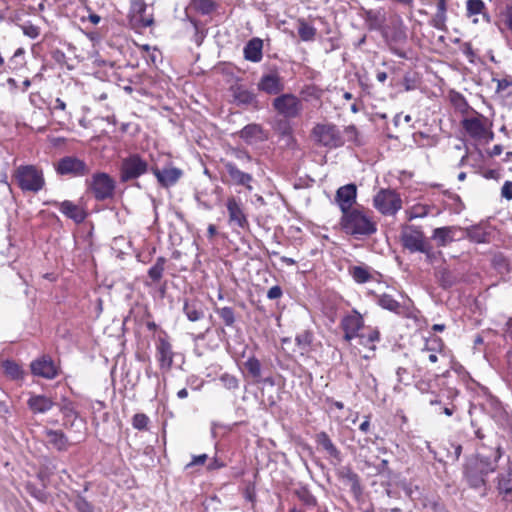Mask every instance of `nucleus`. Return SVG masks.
Wrapping results in <instances>:
<instances>
[{
  "label": "nucleus",
  "mask_w": 512,
  "mask_h": 512,
  "mask_svg": "<svg viewBox=\"0 0 512 512\" xmlns=\"http://www.w3.org/2000/svg\"><path fill=\"white\" fill-rule=\"evenodd\" d=\"M165 263L164 257H158L155 264L148 270V275L154 282H158L162 278Z\"/></svg>",
  "instance_id": "79ce46f5"
},
{
  "label": "nucleus",
  "mask_w": 512,
  "mask_h": 512,
  "mask_svg": "<svg viewBox=\"0 0 512 512\" xmlns=\"http://www.w3.org/2000/svg\"><path fill=\"white\" fill-rule=\"evenodd\" d=\"M274 110L287 119L298 117L302 112L301 100L291 93L282 94L273 100Z\"/></svg>",
  "instance_id": "6e6552de"
},
{
  "label": "nucleus",
  "mask_w": 512,
  "mask_h": 512,
  "mask_svg": "<svg viewBox=\"0 0 512 512\" xmlns=\"http://www.w3.org/2000/svg\"><path fill=\"white\" fill-rule=\"evenodd\" d=\"M511 86V82L507 79H499L497 80V91L500 92V91H504L506 90L508 87Z\"/></svg>",
  "instance_id": "bf43d9fd"
},
{
  "label": "nucleus",
  "mask_w": 512,
  "mask_h": 512,
  "mask_svg": "<svg viewBox=\"0 0 512 512\" xmlns=\"http://www.w3.org/2000/svg\"><path fill=\"white\" fill-rule=\"evenodd\" d=\"M244 367L247 370L249 376H251L256 382L262 381V365L255 356L249 357L245 361Z\"/></svg>",
  "instance_id": "f704fd0d"
},
{
  "label": "nucleus",
  "mask_w": 512,
  "mask_h": 512,
  "mask_svg": "<svg viewBox=\"0 0 512 512\" xmlns=\"http://www.w3.org/2000/svg\"><path fill=\"white\" fill-rule=\"evenodd\" d=\"M461 229L456 226H444L435 228L431 239L436 242L438 247H446L456 240L457 232Z\"/></svg>",
  "instance_id": "4be33fe9"
},
{
  "label": "nucleus",
  "mask_w": 512,
  "mask_h": 512,
  "mask_svg": "<svg viewBox=\"0 0 512 512\" xmlns=\"http://www.w3.org/2000/svg\"><path fill=\"white\" fill-rule=\"evenodd\" d=\"M156 357L161 369L169 370L172 367L174 352L167 338H158L156 342Z\"/></svg>",
  "instance_id": "f3484780"
},
{
  "label": "nucleus",
  "mask_w": 512,
  "mask_h": 512,
  "mask_svg": "<svg viewBox=\"0 0 512 512\" xmlns=\"http://www.w3.org/2000/svg\"><path fill=\"white\" fill-rule=\"evenodd\" d=\"M422 352H430L428 355V359L432 363H436L438 361L437 353L433 351V349L429 348L427 345L422 349Z\"/></svg>",
  "instance_id": "680f3d73"
},
{
  "label": "nucleus",
  "mask_w": 512,
  "mask_h": 512,
  "mask_svg": "<svg viewBox=\"0 0 512 512\" xmlns=\"http://www.w3.org/2000/svg\"><path fill=\"white\" fill-rule=\"evenodd\" d=\"M425 250L424 252H421L426 256L427 259L431 260L434 257L433 247L429 243V241L425 244Z\"/></svg>",
  "instance_id": "e2e57ef3"
},
{
  "label": "nucleus",
  "mask_w": 512,
  "mask_h": 512,
  "mask_svg": "<svg viewBox=\"0 0 512 512\" xmlns=\"http://www.w3.org/2000/svg\"><path fill=\"white\" fill-rule=\"evenodd\" d=\"M342 134L345 138V142L349 141L356 145L360 144V140L358 138V130L354 125H349L345 127L344 132Z\"/></svg>",
  "instance_id": "de8ad7c7"
},
{
  "label": "nucleus",
  "mask_w": 512,
  "mask_h": 512,
  "mask_svg": "<svg viewBox=\"0 0 512 512\" xmlns=\"http://www.w3.org/2000/svg\"><path fill=\"white\" fill-rule=\"evenodd\" d=\"M4 373L13 380L23 378V370L19 364L11 360H5L2 363Z\"/></svg>",
  "instance_id": "4c0bfd02"
},
{
  "label": "nucleus",
  "mask_w": 512,
  "mask_h": 512,
  "mask_svg": "<svg viewBox=\"0 0 512 512\" xmlns=\"http://www.w3.org/2000/svg\"><path fill=\"white\" fill-rule=\"evenodd\" d=\"M191 5L203 15H208L216 9L214 0H191Z\"/></svg>",
  "instance_id": "ea45409f"
},
{
  "label": "nucleus",
  "mask_w": 512,
  "mask_h": 512,
  "mask_svg": "<svg viewBox=\"0 0 512 512\" xmlns=\"http://www.w3.org/2000/svg\"><path fill=\"white\" fill-rule=\"evenodd\" d=\"M44 434L48 443L58 451H66L68 449V438L61 430L46 429Z\"/></svg>",
  "instance_id": "bb28decb"
},
{
  "label": "nucleus",
  "mask_w": 512,
  "mask_h": 512,
  "mask_svg": "<svg viewBox=\"0 0 512 512\" xmlns=\"http://www.w3.org/2000/svg\"><path fill=\"white\" fill-rule=\"evenodd\" d=\"M183 312L191 322H196L204 318V305L197 299L185 300Z\"/></svg>",
  "instance_id": "393cba45"
},
{
  "label": "nucleus",
  "mask_w": 512,
  "mask_h": 512,
  "mask_svg": "<svg viewBox=\"0 0 512 512\" xmlns=\"http://www.w3.org/2000/svg\"><path fill=\"white\" fill-rule=\"evenodd\" d=\"M87 183L95 199L99 201L109 199L114 195L115 181L107 173H95Z\"/></svg>",
  "instance_id": "1a4fd4ad"
},
{
  "label": "nucleus",
  "mask_w": 512,
  "mask_h": 512,
  "mask_svg": "<svg viewBox=\"0 0 512 512\" xmlns=\"http://www.w3.org/2000/svg\"><path fill=\"white\" fill-rule=\"evenodd\" d=\"M369 428H370V417L366 416L365 420L360 424L359 429L362 432L367 433L369 431Z\"/></svg>",
  "instance_id": "0e129e2a"
},
{
  "label": "nucleus",
  "mask_w": 512,
  "mask_h": 512,
  "mask_svg": "<svg viewBox=\"0 0 512 512\" xmlns=\"http://www.w3.org/2000/svg\"><path fill=\"white\" fill-rule=\"evenodd\" d=\"M234 102L239 106H252L258 108L256 95L243 85H234L231 87Z\"/></svg>",
  "instance_id": "a211bd4d"
},
{
  "label": "nucleus",
  "mask_w": 512,
  "mask_h": 512,
  "mask_svg": "<svg viewBox=\"0 0 512 512\" xmlns=\"http://www.w3.org/2000/svg\"><path fill=\"white\" fill-rule=\"evenodd\" d=\"M501 456L502 451L498 447L493 459L479 454L468 459L463 471L468 486L472 489H480L483 491L482 494L486 495L487 477L496 471Z\"/></svg>",
  "instance_id": "f257e3e1"
},
{
  "label": "nucleus",
  "mask_w": 512,
  "mask_h": 512,
  "mask_svg": "<svg viewBox=\"0 0 512 512\" xmlns=\"http://www.w3.org/2000/svg\"><path fill=\"white\" fill-rule=\"evenodd\" d=\"M436 5V12L429 21L433 28L446 32L447 31V11L449 0H433Z\"/></svg>",
  "instance_id": "412c9836"
},
{
  "label": "nucleus",
  "mask_w": 512,
  "mask_h": 512,
  "mask_svg": "<svg viewBox=\"0 0 512 512\" xmlns=\"http://www.w3.org/2000/svg\"><path fill=\"white\" fill-rule=\"evenodd\" d=\"M15 178L23 191L38 192L45 185L42 171L33 165L19 166L15 171Z\"/></svg>",
  "instance_id": "20e7f679"
},
{
  "label": "nucleus",
  "mask_w": 512,
  "mask_h": 512,
  "mask_svg": "<svg viewBox=\"0 0 512 512\" xmlns=\"http://www.w3.org/2000/svg\"><path fill=\"white\" fill-rule=\"evenodd\" d=\"M73 504L78 512H94L93 505L81 495L76 496Z\"/></svg>",
  "instance_id": "a18cd8bd"
},
{
  "label": "nucleus",
  "mask_w": 512,
  "mask_h": 512,
  "mask_svg": "<svg viewBox=\"0 0 512 512\" xmlns=\"http://www.w3.org/2000/svg\"><path fill=\"white\" fill-rule=\"evenodd\" d=\"M315 142L327 149H337L345 144V138L340 129L332 123H318L312 129Z\"/></svg>",
  "instance_id": "7ed1b4c3"
},
{
  "label": "nucleus",
  "mask_w": 512,
  "mask_h": 512,
  "mask_svg": "<svg viewBox=\"0 0 512 512\" xmlns=\"http://www.w3.org/2000/svg\"><path fill=\"white\" fill-rule=\"evenodd\" d=\"M461 125L465 132L473 139H483L488 131V119L482 114L475 117L464 118Z\"/></svg>",
  "instance_id": "f8f14e48"
},
{
  "label": "nucleus",
  "mask_w": 512,
  "mask_h": 512,
  "mask_svg": "<svg viewBox=\"0 0 512 512\" xmlns=\"http://www.w3.org/2000/svg\"><path fill=\"white\" fill-rule=\"evenodd\" d=\"M27 405L33 413L37 414L48 412L53 407L54 402L45 395L32 394L27 401Z\"/></svg>",
  "instance_id": "a878e982"
},
{
  "label": "nucleus",
  "mask_w": 512,
  "mask_h": 512,
  "mask_svg": "<svg viewBox=\"0 0 512 512\" xmlns=\"http://www.w3.org/2000/svg\"><path fill=\"white\" fill-rule=\"evenodd\" d=\"M339 477L350 485L354 494L361 492L359 476L350 467H342L339 471Z\"/></svg>",
  "instance_id": "473e14b6"
},
{
  "label": "nucleus",
  "mask_w": 512,
  "mask_h": 512,
  "mask_svg": "<svg viewBox=\"0 0 512 512\" xmlns=\"http://www.w3.org/2000/svg\"><path fill=\"white\" fill-rule=\"evenodd\" d=\"M299 497L307 505H316V498L307 490H303Z\"/></svg>",
  "instance_id": "4d7b16f0"
},
{
  "label": "nucleus",
  "mask_w": 512,
  "mask_h": 512,
  "mask_svg": "<svg viewBox=\"0 0 512 512\" xmlns=\"http://www.w3.org/2000/svg\"><path fill=\"white\" fill-rule=\"evenodd\" d=\"M501 196L506 200H512V181L504 182L501 188Z\"/></svg>",
  "instance_id": "5fc2aeb1"
},
{
  "label": "nucleus",
  "mask_w": 512,
  "mask_h": 512,
  "mask_svg": "<svg viewBox=\"0 0 512 512\" xmlns=\"http://www.w3.org/2000/svg\"><path fill=\"white\" fill-rule=\"evenodd\" d=\"M215 312L219 315V317L222 319L224 324L228 327H231L234 325L236 318L233 308L231 307H222V308H216Z\"/></svg>",
  "instance_id": "c03bdc74"
},
{
  "label": "nucleus",
  "mask_w": 512,
  "mask_h": 512,
  "mask_svg": "<svg viewBox=\"0 0 512 512\" xmlns=\"http://www.w3.org/2000/svg\"><path fill=\"white\" fill-rule=\"evenodd\" d=\"M88 19L91 23L93 24H98L101 20V17L95 13H90L89 16H88Z\"/></svg>",
  "instance_id": "774afa93"
},
{
  "label": "nucleus",
  "mask_w": 512,
  "mask_h": 512,
  "mask_svg": "<svg viewBox=\"0 0 512 512\" xmlns=\"http://www.w3.org/2000/svg\"><path fill=\"white\" fill-rule=\"evenodd\" d=\"M448 276H449V273L448 272H443L442 274V278H441V282H442V286L443 287H450L452 286L453 282L448 279Z\"/></svg>",
  "instance_id": "69168bd1"
},
{
  "label": "nucleus",
  "mask_w": 512,
  "mask_h": 512,
  "mask_svg": "<svg viewBox=\"0 0 512 512\" xmlns=\"http://www.w3.org/2000/svg\"><path fill=\"white\" fill-rule=\"evenodd\" d=\"M26 489H27V492L33 498H35L36 500H38L42 503H46L50 498L49 493L46 491V489L44 487L39 488V487H36L33 484L29 483V484H27Z\"/></svg>",
  "instance_id": "37998d69"
},
{
  "label": "nucleus",
  "mask_w": 512,
  "mask_h": 512,
  "mask_svg": "<svg viewBox=\"0 0 512 512\" xmlns=\"http://www.w3.org/2000/svg\"><path fill=\"white\" fill-rule=\"evenodd\" d=\"M151 172L156 177L158 183L164 188L174 186L183 175L181 169L173 166L164 167L163 169L152 166Z\"/></svg>",
  "instance_id": "2eb2a0df"
},
{
  "label": "nucleus",
  "mask_w": 512,
  "mask_h": 512,
  "mask_svg": "<svg viewBox=\"0 0 512 512\" xmlns=\"http://www.w3.org/2000/svg\"><path fill=\"white\" fill-rule=\"evenodd\" d=\"M34 376L45 379H54L58 375V369L49 356H42L33 360L30 364Z\"/></svg>",
  "instance_id": "4468645a"
},
{
  "label": "nucleus",
  "mask_w": 512,
  "mask_h": 512,
  "mask_svg": "<svg viewBox=\"0 0 512 512\" xmlns=\"http://www.w3.org/2000/svg\"><path fill=\"white\" fill-rule=\"evenodd\" d=\"M359 344L369 348L371 351H375V343L380 340V332L377 328H369L367 331L360 332L357 336Z\"/></svg>",
  "instance_id": "2f4dec72"
},
{
  "label": "nucleus",
  "mask_w": 512,
  "mask_h": 512,
  "mask_svg": "<svg viewBox=\"0 0 512 512\" xmlns=\"http://www.w3.org/2000/svg\"><path fill=\"white\" fill-rule=\"evenodd\" d=\"M356 199L357 187L353 183L339 187L335 194V202L340 208L342 215L351 210H354Z\"/></svg>",
  "instance_id": "9b49d317"
},
{
  "label": "nucleus",
  "mask_w": 512,
  "mask_h": 512,
  "mask_svg": "<svg viewBox=\"0 0 512 512\" xmlns=\"http://www.w3.org/2000/svg\"><path fill=\"white\" fill-rule=\"evenodd\" d=\"M400 240L402 246L410 253L424 252L428 242L419 226L404 224L401 226Z\"/></svg>",
  "instance_id": "39448f33"
},
{
  "label": "nucleus",
  "mask_w": 512,
  "mask_h": 512,
  "mask_svg": "<svg viewBox=\"0 0 512 512\" xmlns=\"http://www.w3.org/2000/svg\"><path fill=\"white\" fill-rule=\"evenodd\" d=\"M21 29L23 34L31 39H36L40 34L39 27L33 24H24Z\"/></svg>",
  "instance_id": "8fccbe9b"
},
{
  "label": "nucleus",
  "mask_w": 512,
  "mask_h": 512,
  "mask_svg": "<svg viewBox=\"0 0 512 512\" xmlns=\"http://www.w3.org/2000/svg\"><path fill=\"white\" fill-rule=\"evenodd\" d=\"M55 170L59 175H70L73 177H82L90 172L87 164L73 156H66L61 158L55 165Z\"/></svg>",
  "instance_id": "9d476101"
},
{
  "label": "nucleus",
  "mask_w": 512,
  "mask_h": 512,
  "mask_svg": "<svg viewBox=\"0 0 512 512\" xmlns=\"http://www.w3.org/2000/svg\"><path fill=\"white\" fill-rule=\"evenodd\" d=\"M503 16L507 28L512 32V3L506 5Z\"/></svg>",
  "instance_id": "603ef678"
},
{
  "label": "nucleus",
  "mask_w": 512,
  "mask_h": 512,
  "mask_svg": "<svg viewBox=\"0 0 512 512\" xmlns=\"http://www.w3.org/2000/svg\"><path fill=\"white\" fill-rule=\"evenodd\" d=\"M238 135L241 139H243L248 145H252L257 142H263L267 140V135L265 134L261 125L256 123H251L244 126L239 132Z\"/></svg>",
  "instance_id": "6ab92c4d"
},
{
  "label": "nucleus",
  "mask_w": 512,
  "mask_h": 512,
  "mask_svg": "<svg viewBox=\"0 0 512 512\" xmlns=\"http://www.w3.org/2000/svg\"><path fill=\"white\" fill-rule=\"evenodd\" d=\"M60 211L65 216L73 219L75 222L80 223L85 219L84 211L71 201H63L60 204Z\"/></svg>",
  "instance_id": "7c9ffc66"
},
{
  "label": "nucleus",
  "mask_w": 512,
  "mask_h": 512,
  "mask_svg": "<svg viewBox=\"0 0 512 512\" xmlns=\"http://www.w3.org/2000/svg\"><path fill=\"white\" fill-rule=\"evenodd\" d=\"M432 206L422 203H417L409 207L406 211V217L408 221H412L418 218H424L429 215Z\"/></svg>",
  "instance_id": "72a5a7b5"
},
{
  "label": "nucleus",
  "mask_w": 512,
  "mask_h": 512,
  "mask_svg": "<svg viewBox=\"0 0 512 512\" xmlns=\"http://www.w3.org/2000/svg\"><path fill=\"white\" fill-rule=\"evenodd\" d=\"M207 454H201L197 456H193L192 461L187 465V467L195 466V465H203L207 460Z\"/></svg>",
  "instance_id": "13d9d810"
},
{
  "label": "nucleus",
  "mask_w": 512,
  "mask_h": 512,
  "mask_svg": "<svg viewBox=\"0 0 512 512\" xmlns=\"http://www.w3.org/2000/svg\"><path fill=\"white\" fill-rule=\"evenodd\" d=\"M283 292L280 286L275 285L272 286L267 292V298L270 300L279 299L282 296Z\"/></svg>",
  "instance_id": "6e6d98bb"
},
{
  "label": "nucleus",
  "mask_w": 512,
  "mask_h": 512,
  "mask_svg": "<svg viewBox=\"0 0 512 512\" xmlns=\"http://www.w3.org/2000/svg\"><path fill=\"white\" fill-rule=\"evenodd\" d=\"M497 490L499 494L507 496L512 493V469L508 467L505 471L500 472L496 478Z\"/></svg>",
  "instance_id": "c85d7f7f"
},
{
  "label": "nucleus",
  "mask_w": 512,
  "mask_h": 512,
  "mask_svg": "<svg viewBox=\"0 0 512 512\" xmlns=\"http://www.w3.org/2000/svg\"><path fill=\"white\" fill-rule=\"evenodd\" d=\"M220 381L228 390H236L239 388V380L234 375L224 373L220 376Z\"/></svg>",
  "instance_id": "49530a36"
},
{
  "label": "nucleus",
  "mask_w": 512,
  "mask_h": 512,
  "mask_svg": "<svg viewBox=\"0 0 512 512\" xmlns=\"http://www.w3.org/2000/svg\"><path fill=\"white\" fill-rule=\"evenodd\" d=\"M263 41L260 38H252L244 46V58L250 62L258 63L263 58Z\"/></svg>",
  "instance_id": "b1692460"
},
{
  "label": "nucleus",
  "mask_w": 512,
  "mask_h": 512,
  "mask_svg": "<svg viewBox=\"0 0 512 512\" xmlns=\"http://www.w3.org/2000/svg\"><path fill=\"white\" fill-rule=\"evenodd\" d=\"M149 418L143 413H137L133 416L132 426L137 430H144L147 428Z\"/></svg>",
  "instance_id": "09e8293b"
},
{
  "label": "nucleus",
  "mask_w": 512,
  "mask_h": 512,
  "mask_svg": "<svg viewBox=\"0 0 512 512\" xmlns=\"http://www.w3.org/2000/svg\"><path fill=\"white\" fill-rule=\"evenodd\" d=\"M341 229L355 238L371 236L377 231V224L372 217V212L361 207H355L343 214L340 218Z\"/></svg>",
  "instance_id": "f03ea898"
},
{
  "label": "nucleus",
  "mask_w": 512,
  "mask_h": 512,
  "mask_svg": "<svg viewBox=\"0 0 512 512\" xmlns=\"http://www.w3.org/2000/svg\"><path fill=\"white\" fill-rule=\"evenodd\" d=\"M232 155L236 159H238L242 162H251L252 161L251 155L244 149L235 148L232 150Z\"/></svg>",
  "instance_id": "3c124183"
},
{
  "label": "nucleus",
  "mask_w": 512,
  "mask_h": 512,
  "mask_svg": "<svg viewBox=\"0 0 512 512\" xmlns=\"http://www.w3.org/2000/svg\"><path fill=\"white\" fill-rule=\"evenodd\" d=\"M407 374H408L407 369L399 367L396 371L398 382L407 384L406 379H405V375H407Z\"/></svg>",
  "instance_id": "052dcab7"
},
{
  "label": "nucleus",
  "mask_w": 512,
  "mask_h": 512,
  "mask_svg": "<svg viewBox=\"0 0 512 512\" xmlns=\"http://www.w3.org/2000/svg\"><path fill=\"white\" fill-rule=\"evenodd\" d=\"M148 170L149 164L139 154L129 155L121 162L120 180L121 182L135 180L146 174Z\"/></svg>",
  "instance_id": "0eeeda50"
},
{
  "label": "nucleus",
  "mask_w": 512,
  "mask_h": 512,
  "mask_svg": "<svg viewBox=\"0 0 512 512\" xmlns=\"http://www.w3.org/2000/svg\"><path fill=\"white\" fill-rule=\"evenodd\" d=\"M313 342V333L309 330H304L298 333L295 337V343L300 350L308 352Z\"/></svg>",
  "instance_id": "58836bf2"
},
{
  "label": "nucleus",
  "mask_w": 512,
  "mask_h": 512,
  "mask_svg": "<svg viewBox=\"0 0 512 512\" xmlns=\"http://www.w3.org/2000/svg\"><path fill=\"white\" fill-rule=\"evenodd\" d=\"M364 327V320L361 314L353 310L350 314L343 317L341 320V328L344 331V340L350 342L357 338L360 330Z\"/></svg>",
  "instance_id": "ddd939ff"
},
{
  "label": "nucleus",
  "mask_w": 512,
  "mask_h": 512,
  "mask_svg": "<svg viewBox=\"0 0 512 512\" xmlns=\"http://www.w3.org/2000/svg\"><path fill=\"white\" fill-rule=\"evenodd\" d=\"M224 167L234 184L245 186L249 191L253 189L250 184L253 180V177L250 173L241 171L233 162L224 163Z\"/></svg>",
  "instance_id": "aec40b11"
},
{
  "label": "nucleus",
  "mask_w": 512,
  "mask_h": 512,
  "mask_svg": "<svg viewBox=\"0 0 512 512\" xmlns=\"http://www.w3.org/2000/svg\"><path fill=\"white\" fill-rule=\"evenodd\" d=\"M373 206L383 215H395L402 208V199L395 190L381 189L373 198Z\"/></svg>",
  "instance_id": "423d86ee"
},
{
  "label": "nucleus",
  "mask_w": 512,
  "mask_h": 512,
  "mask_svg": "<svg viewBox=\"0 0 512 512\" xmlns=\"http://www.w3.org/2000/svg\"><path fill=\"white\" fill-rule=\"evenodd\" d=\"M353 280L358 284H364L372 279L369 268L366 266H353L349 269Z\"/></svg>",
  "instance_id": "c9c22d12"
},
{
  "label": "nucleus",
  "mask_w": 512,
  "mask_h": 512,
  "mask_svg": "<svg viewBox=\"0 0 512 512\" xmlns=\"http://www.w3.org/2000/svg\"><path fill=\"white\" fill-rule=\"evenodd\" d=\"M466 15L472 17L475 15H482L483 19L490 23L491 18L487 12L486 5L482 0H467L466 2Z\"/></svg>",
  "instance_id": "c756f323"
},
{
  "label": "nucleus",
  "mask_w": 512,
  "mask_h": 512,
  "mask_svg": "<svg viewBox=\"0 0 512 512\" xmlns=\"http://www.w3.org/2000/svg\"><path fill=\"white\" fill-rule=\"evenodd\" d=\"M403 84L406 91L414 90L416 88V81L412 74L407 73L404 76Z\"/></svg>",
  "instance_id": "864d4df0"
},
{
  "label": "nucleus",
  "mask_w": 512,
  "mask_h": 512,
  "mask_svg": "<svg viewBox=\"0 0 512 512\" xmlns=\"http://www.w3.org/2000/svg\"><path fill=\"white\" fill-rule=\"evenodd\" d=\"M315 440H316V443L318 445H320L327 452V454L329 456H331L337 460H341L340 451L334 445V443L332 442V440L330 439L329 435L326 432L322 431V432H319L318 434H316Z\"/></svg>",
  "instance_id": "cd10ccee"
},
{
  "label": "nucleus",
  "mask_w": 512,
  "mask_h": 512,
  "mask_svg": "<svg viewBox=\"0 0 512 512\" xmlns=\"http://www.w3.org/2000/svg\"><path fill=\"white\" fill-rule=\"evenodd\" d=\"M378 304L386 310H389L391 312L399 313L401 309L400 303L395 300L391 295L389 294H383L380 296L378 300Z\"/></svg>",
  "instance_id": "a19ab883"
},
{
  "label": "nucleus",
  "mask_w": 512,
  "mask_h": 512,
  "mask_svg": "<svg viewBox=\"0 0 512 512\" xmlns=\"http://www.w3.org/2000/svg\"><path fill=\"white\" fill-rule=\"evenodd\" d=\"M7 85L9 87V90L11 92H15L18 88L17 81L14 78H8L7 79Z\"/></svg>",
  "instance_id": "338daca9"
},
{
  "label": "nucleus",
  "mask_w": 512,
  "mask_h": 512,
  "mask_svg": "<svg viewBox=\"0 0 512 512\" xmlns=\"http://www.w3.org/2000/svg\"><path fill=\"white\" fill-rule=\"evenodd\" d=\"M258 89L270 95H277L284 90V83L277 71H270L262 75Z\"/></svg>",
  "instance_id": "dca6fc26"
},
{
  "label": "nucleus",
  "mask_w": 512,
  "mask_h": 512,
  "mask_svg": "<svg viewBox=\"0 0 512 512\" xmlns=\"http://www.w3.org/2000/svg\"><path fill=\"white\" fill-rule=\"evenodd\" d=\"M317 30L312 25H309L304 19L298 20V34L302 41H313L316 36Z\"/></svg>",
  "instance_id": "e433bc0d"
},
{
  "label": "nucleus",
  "mask_w": 512,
  "mask_h": 512,
  "mask_svg": "<svg viewBox=\"0 0 512 512\" xmlns=\"http://www.w3.org/2000/svg\"><path fill=\"white\" fill-rule=\"evenodd\" d=\"M227 211L229 214V222L237 225L240 228L248 226V220L243 212L241 204L234 197L228 198L226 203Z\"/></svg>",
  "instance_id": "5701e85b"
}]
</instances>
